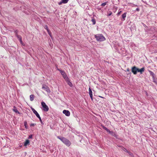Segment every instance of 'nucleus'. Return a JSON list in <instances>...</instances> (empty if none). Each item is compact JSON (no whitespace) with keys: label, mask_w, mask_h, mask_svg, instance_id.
<instances>
[{"label":"nucleus","mask_w":157,"mask_h":157,"mask_svg":"<svg viewBox=\"0 0 157 157\" xmlns=\"http://www.w3.org/2000/svg\"><path fill=\"white\" fill-rule=\"evenodd\" d=\"M57 137L67 146L69 147L71 145V143L68 139L63 136H58Z\"/></svg>","instance_id":"nucleus-1"},{"label":"nucleus","mask_w":157,"mask_h":157,"mask_svg":"<svg viewBox=\"0 0 157 157\" xmlns=\"http://www.w3.org/2000/svg\"><path fill=\"white\" fill-rule=\"evenodd\" d=\"M95 38L98 41H102L105 40V37L101 34H98L94 35Z\"/></svg>","instance_id":"nucleus-2"},{"label":"nucleus","mask_w":157,"mask_h":157,"mask_svg":"<svg viewBox=\"0 0 157 157\" xmlns=\"http://www.w3.org/2000/svg\"><path fill=\"white\" fill-rule=\"evenodd\" d=\"M41 105L43 107V110L44 112H47L49 110V108L48 106L43 101L41 103Z\"/></svg>","instance_id":"nucleus-3"},{"label":"nucleus","mask_w":157,"mask_h":157,"mask_svg":"<svg viewBox=\"0 0 157 157\" xmlns=\"http://www.w3.org/2000/svg\"><path fill=\"white\" fill-rule=\"evenodd\" d=\"M42 88L46 91L48 93H50L51 92V91L49 87L43 84L42 85Z\"/></svg>","instance_id":"nucleus-4"},{"label":"nucleus","mask_w":157,"mask_h":157,"mask_svg":"<svg viewBox=\"0 0 157 157\" xmlns=\"http://www.w3.org/2000/svg\"><path fill=\"white\" fill-rule=\"evenodd\" d=\"M60 73L61 75H62L63 78L65 80H67L68 79V77H67V75L65 73V72L63 71L62 70H60Z\"/></svg>","instance_id":"nucleus-5"},{"label":"nucleus","mask_w":157,"mask_h":157,"mask_svg":"<svg viewBox=\"0 0 157 157\" xmlns=\"http://www.w3.org/2000/svg\"><path fill=\"white\" fill-rule=\"evenodd\" d=\"M131 71L134 75H136V67L135 66L132 67L131 69Z\"/></svg>","instance_id":"nucleus-6"},{"label":"nucleus","mask_w":157,"mask_h":157,"mask_svg":"<svg viewBox=\"0 0 157 157\" xmlns=\"http://www.w3.org/2000/svg\"><path fill=\"white\" fill-rule=\"evenodd\" d=\"M63 113L67 116H69L70 115V112L68 110H64L63 111Z\"/></svg>","instance_id":"nucleus-7"},{"label":"nucleus","mask_w":157,"mask_h":157,"mask_svg":"<svg viewBox=\"0 0 157 157\" xmlns=\"http://www.w3.org/2000/svg\"><path fill=\"white\" fill-rule=\"evenodd\" d=\"M148 71L150 74V75L152 77L153 79H154V78H155V75L154 73L150 70H148Z\"/></svg>","instance_id":"nucleus-8"},{"label":"nucleus","mask_w":157,"mask_h":157,"mask_svg":"<svg viewBox=\"0 0 157 157\" xmlns=\"http://www.w3.org/2000/svg\"><path fill=\"white\" fill-rule=\"evenodd\" d=\"M109 133L111 134L112 136H114L115 137L117 138V136L116 134V133L115 132H113V131H110Z\"/></svg>","instance_id":"nucleus-9"},{"label":"nucleus","mask_w":157,"mask_h":157,"mask_svg":"<svg viewBox=\"0 0 157 157\" xmlns=\"http://www.w3.org/2000/svg\"><path fill=\"white\" fill-rule=\"evenodd\" d=\"M29 140H26L24 142V146H26L28 145H29Z\"/></svg>","instance_id":"nucleus-10"},{"label":"nucleus","mask_w":157,"mask_h":157,"mask_svg":"<svg viewBox=\"0 0 157 157\" xmlns=\"http://www.w3.org/2000/svg\"><path fill=\"white\" fill-rule=\"evenodd\" d=\"M13 108V110L14 112L16 113H17L19 114L20 113L18 111L16 107L15 106H14Z\"/></svg>","instance_id":"nucleus-11"},{"label":"nucleus","mask_w":157,"mask_h":157,"mask_svg":"<svg viewBox=\"0 0 157 157\" xmlns=\"http://www.w3.org/2000/svg\"><path fill=\"white\" fill-rule=\"evenodd\" d=\"M66 81L67 82V84L71 87H72L73 86V84L71 82L69 79V78H68V79L67 80H66Z\"/></svg>","instance_id":"nucleus-12"},{"label":"nucleus","mask_w":157,"mask_h":157,"mask_svg":"<svg viewBox=\"0 0 157 157\" xmlns=\"http://www.w3.org/2000/svg\"><path fill=\"white\" fill-rule=\"evenodd\" d=\"M144 71L145 68L144 67H143V68L139 69V72H140V74H142Z\"/></svg>","instance_id":"nucleus-13"},{"label":"nucleus","mask_w":157,"mask_h":157,"mask_svg":"<svg viewBox=\"0 0 157 157\" xmlns=\"http://www.w3.org/2000/svg\"><path fill=\"white\" fill-rule=\"evenodd\" d=\"M142 24L143 25V26L145 27V30L146 32L148 30H150L148 29V27L147 26H146L145 24L144 23H142Z\"/></svg>","instance_id":"nucleus-14"},{"label":"nucleus","mask_w":157,"mask_h":157,"mask_svg":"<svg viewBox=\"0 0 157 157\" xmlns=\"http://www.w3.org/2000/svg\"><path fill=\"white\" fill-rule=\"evenodd\" d=\"M31 109H32L33 113L35 114L36 115L38 113L33 108L31 107Z\"/></svg>","instance_id":"nucleus-15"},{"label":"nucleus","mask_w":157,"mask_h":157,"mask_svg":"<svg viewBox=\"0 0 157 157\" xmlns=\"http://www.w3.org/2000/svg\"><path fill=\"white\" fill-rule=\"evenodd\" d=\"M126 13H124L122 15V18L123 19V20H125V18L126 17Z\"/></svg>","instance_id":"nucleus-16"},{"label":"nucleus","mask_w":157,"mask_h":157,"mask_svg":"<svg viewBox=\"0 0 157 157\" xmlns=\"http://www.w3.org/2000/svg\"><path fill=\"white\" fill-rule=\"evenodd\" d=\"M30 100L31 101H33L34 100V95L33 94H31L30 96Z\"/></svg>","instance_id":"nucleus-17"},{"label":"nucleus","mask_w":157,"mask_h":157,"mask_svg":"<svg viewBox=\"0 0 157 157\" xmlns=\"http://www.w3.org/2000/svg\"><path fill=\"white\" fill-rule=\"evenodd\" d=\"M102 127L107 132H109L110 130L105 126L103 125L102 126Z\"/></svg>","instance_id":"nucleus-18"},{"label":"nucleus","mask_w":157,"mask_h":157,"mask_svg":"<svg viewBox=\"0 0 157 157\" xmlns=\"http://www.w3.org/2000/svg\"><path fill=\"white\" fill-rule=\"evenodd\" d=\"M24 125L25 126V128L26 129H28V126L27 125V123L26 121H25L24 122Z\"/></svg>","instance_id":"nucleus-19"},{"label":"nucleus","mask_w":157,"mask_h":157,"mask_svg":"<svg viewBox=\"0 0 157 157\" xmlns=\"http://www.w3.org/2000/svg\"><path fill=\"white\" fill-rule=\"evenodd\" d=\"M89 91L90 96L92 95V92L91 90L90 87H89Z\"/></svg>","instance_id":"nucleus-20"},{"label":"nucleus","mask_w":157,"mask_h":157,"mask_svg":"<svg viewBox=\"0 0 157 157\" xmlns=\"http://www.w3.org/2000/svg\"><path fill=\"white\" fill-rule=\"evenodd\" d=\"M91 21L93 22V25H94L95 24H96V20H95V19L94 18H93L91 20Z\"/></svg>","instance_id":"nucleus-21"},{"label":"nucleus","mask_w":157,"mask_h":157,"mask_svg":"<svg viewBox=\"0 0 157 157\" xmlns=\"http://www.w3.org/2000/svg\"><path fill=\"white\" fill-rule=\"evenodd\" d=\"M122 149L124 151L126 152H128V150H127L126 148H125L124 147H122Z\"/></svg>","instance_id":"nucleus-22"},{"label":"nucleus","mask_w":157,"mask_h":157,"mask_svg":"<svg viewBox=\"0 0 157 157\" xmlns=\"http://www.w3.org/2000/svg\"><path fill=\"white\" fill-rule=\"evenodd\" d=\"M128 153L129 156H130L131 157H132L133 156V155L132 153L130 151H128Z\"/></svg>","instance_id":"nucleus-23"},{"label":"nucleus","mask_w":157,"mask_h":157,"mask_svg":"<svg viewBox=\"0 0 157 157\" xmlns=\"http://www.w3.org/2000/svg\"><path fill=\"white\" fill-rule=\"evenodd\" d=\"M62 2L63 3L65 4L67 3L68 1L69 0H62Z\"/></svg>","instance_id":"nucleus-24"},{"label":"nucleus","mask_w":157,"mask_h":157,"mask_svg":"<svg viewBox=\"0 0 157 157\" xmlns=\"http://www.w3.org/2000/svg\"><path fill=\"white\" fill-rule=\"evenodd\" d=\"M17 37L19 39V40L22 39L21 36L20 35H18V36H17Z\"/></svg>","instance_id":"nucleus-25"},{"label":"nucleus","mask_w":157,"mask_h":157,"mask_svg":"<svg viewBox=\"0 0 157 157\" xmlns=\"http://www.w3.org/2000/svg\"><path fill=\"white\" fill-rule=\"evenodd\" d=\"M107 2H106L102 3L101 5V6H105Z\"/></svg>","instance_id":"nucleus-26"},{"label":"nucleus","mask_w":157,"mask_h":157,"mask_svg":"<svg viewBox=\"0 0 157 157\" xmlns=\"http://www.w3.org/2000/svg\"><path fill=\"white\" fill-rule=\"evenodd\" d=\"M126 71H128V72H129V73L128 74V75H129V74H131V72L130 71V70H129V68H128L127 70H126Z\"/></svg>","instance_id":"nucleus-27"},{"label":"nucleus","mask_w":157,"mask_h":157,"mask_svg":"<svg viewBox=\"0 0 157 157\" xmlns=\"http://www.w3.org/2000/svg\"><path fill=\"white\" fill-rule=\"evenodd\" d=\"M153 82L155 83L156 84H157V80L155 79V78H154V79H153Z\"/></svg>","instance_id":"nucleus-28"},{"label":"nucleus","mask_w":157,"mask_h":157,"mask_svg":"<svg viewBox=\"0 0 157 157\" xmlns=\"http://www.w3.org/2000/svg\"><path fill=\"white\" fill-rule=\"evenodd\" d=\"M32 138H33V135H29L28 137V138L29 139H32Z\"/></svg>","instance_id":"nucleus-29"},{"label":"nucleus","mask_w":157,"mask_h":157,"mask_svg":"<svg viewBox=\"0 0 157 157\" xmlns=\"http://www.w3.org/2000/svg\"><path fill=\"white\" fill-rule=\"evenodd\" d=\"M112 12L111 11H109V14L108 15V16H110L112 14Z\"/></svg>","instance_id":"nucleus-30"},{"label":"nucleus","mask_w":157,"mask_h":157,"mask_svg":"<svg viewBox=\"0 0 157 157\" xmlns=\"http://www.w3.org/2000/svg\"><path fill=\"white\" fill-rule=\"evenodd\" d=\"M36 117L38 118L39 119L40 118V116L39 115V114L38 113L37 114H36Z\"/></svg>","instance_id":"nucleus-31"},{"label":"nucleus","mask_w":157,"mask_h":157,"mask_svg":"<svg viewBox=\"0 0 157 157\" xmlns=\"http://www.w3.org/2000/svg\"><path fill=\"white\" fill-rule=\"evenodd\" d=\"M44 28L45 29H46V30H48V27L47 26V25H45L44 26Z\"/></svg>","instance_id":"nucleus-32"},{"label":"nucleus","mask_w":157,"mask_h":157,"mask_svg":"<svg viewBox=\"0 0 157 157\" xmlns=\"http://www.w3.org/2000/svg\"><path fill=\"white\" fill-rule=\"evenodd\" d=\"M36 124H34L33 123H32L30 124V126L31 127L34 126L35 125H36Z\"/></svg>","instance_id":"nucleus-33"},{"label":"nucleus","mask_w":157,"mask_h":157,"mask_svg":"<svg viewBox=\"0 0 157 157\" xmlns=\"http://www.w3.org/2000/svg\"><path fill=\"white\" fill-rule=\"evenodd\" d=\"M48 33L49 35L52 38V33H51L50 32Z\"/></svg>","instance_id":"nucleus-34"},{"label":"nucleus","mask_w":157,"mask_h":157,"mask_svg":"<svg viewBox=\"0 0 157 157\" xmlns=\"http://www.w3.org/2000/svg\"><path fill=\"white\" fill-rule=\"evenodd\" d=\"M39 119L40 120V122H41V124H43V122H42V120H41V117L39 118Z\"/></svg>","instance_id":"nucleus-35"},{"label":"nucleus","mask_w":157,"mask_h":157,"mask_svg":"<svg viewBox=\"0 0 157 157\" xmlns=\"http://www.w3.org/2000/svg\"><path fill=\"white\" fill-rule=\"evenodd\" d=\"M137 72H139V69L136 67V73Z\"/></svg>","instance_id":"nucleus-36"},{"label":"nucleus","mask_w":157,"mask_h":157,"mask_svg":"<svg viewBox=\"0 0 157 157\" xmlns=\"http://www.w3.org/2000/svg\"><path fill=\"white\" fill-rule=\"evenodd\" d=\"M140 9L138 8H137L136 9L135 11H140Z\"/></svg>","instance_id":"nucleus-37"},{"label":"nucleus","mask_w":157,"mask_h":157,"mask_svg":"<svg viewBox=\"0 0 157 157\" xmlns=\"http://www.w3.org/2000/svg\"><path fill=\"white\" fill-rule=\"evenodd\" d=\"M14 32L15 33H18V31L17 30H14Z\"/></svg>","instance_id":"nucleus-38"},{"label":"nucleus","mask_w":157,"mask_h":157,"mask_svg":"<svg viewBox=\"0 0 157 157\" xmlns=\"http://www.w3.org/2000/svg\"><path fill=\"white\" fill-rule=\"evenodd\" d=\"M121 11H120L119 12H118L117 13V16L121 14Z\"/></svg>","instance_id":"nucleus-39"},{"label":"nucleus","mask_w":157,"mask_h":157,"mask_svg":"<svg viewBox=\"0 0 157 157\" xmlns=\"http://www.w3.org/2000/svg\"><path fill=\"white\" fill-rule=\"evenodd\" d=\"M90 98L92 101L93 100V95H91L90 96Z\"/></svg>","instance_id":"nucleus-40"},{"label":"nucleus","mask_w":157,"mask_h":157,"mask_svg":"<svg viewBox=\"0 0 157 157\" xmlns=\"http://www.w3.org/2000/svg\"><path fill=\"white\" fill-rule=\"evenodd\" d=\"M20 41V43L22 44H23V42L22 41V39L21 40H19Z\"/></svg>","instance_id":"nucleus-41"},{"label":"nucleus","mask_w":157,"mask_h":157,"mask_svg":"<svg viewBox=\"0 0 157 157\" xmlns=\"http://www.w3.org/2000/svg\"><path fill=\"white\" fill-rule=\"evenodd\" d=\"M63 3V2H62V0L61 2H59V4H59V5H61V4L62 3Z\"/></svg>","instance_id":"nucleus-42"},{"label":"nucleus","mask_w":157,"mask_h":157,"mask_svg":"<svg viewBox=\"0 0 157 157\" xmlns=\"http://www.w3.org/2000/svg\"><path fill=\"white\" fill-rule=\"evenodd\" d=\"M133 6H132L133 7H135V6H138L137 5H136L135 4H133Z\"/></svg>","instance_id":"nucleus-43"},{"label":"nucleus","mask_w":157,"mask_h":157,"mask_svg":"<svg viewBox=\"0 0 157 157\" xmlns=\"http://www.w3.org/2000/svg\"><path fill=\"white\" fill-rule=\"evenodd\" d=\"M99 97H100V98H104V97H102L101 96H99Z\"/></svg>","instance_id":"nucleus-44"},{"label":"nucleus","mask_w":157,"mask_h":157,"mask_svg":"<svg viewBox=\"0 0 157 157\" xmlns=\"http://www.w3.org/2000/svg\"><path fill=\"white\" fill-rule=\"evenodd\" d=\"M15 36L17 37V36L18 35L17 34V33H15Z\"/></svg>","instance_id":"nucleus-45"},{"label":"nucleus","mask_w":157,"mask_h":157,"mask_svg":"<svg viewBox=\"0 0 157 157\" xmlns=\"http://www.w3.org/2000/svg\"><path fill=\"white\" fill-rule=\"evenodd\" d=\"M47 30L48 33L50 32V31L49 29Z\"/></svg>","instance_id":"nucleus-46"},{"label":"nucleus","mask_w":157,"mask_h":157,"mask_svg":"<svg viewBox=\"0 0 157 157\" xmlns=\"http://www.w3.org/2000/svg\"><path fill=\"white\" fill-rule=\"evenodd\" d=\"M119 147H121V146H119Z\"/></svg>","instance_id":"nucleus-47"}]
</instances>
